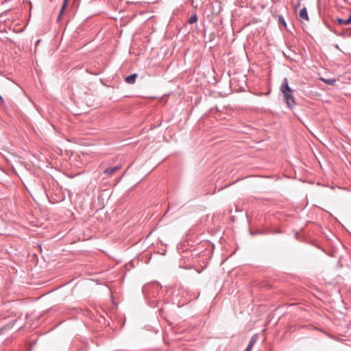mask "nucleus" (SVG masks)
<instances>
[{"label":"nucleus","instance_id":"nucleus-4","mask_svg":"<svg viewBox=\"0 0 351 351\" xmlns=\"http://www.w3.org/2000/svg\"><path fill=\"white\" fill-rule=\"evenodd\" d=\"M138 77V75L136 73L131 74L128 76H127L125 79V82L130 84H134L136 82V80Z\"/></svg>","mask_w":351,"mask_h":351},{"label":"nucleus","instance_id":"nucleus-11","mask_svg":"<svg viewBox=\"0 0 351 351\" xmlns=\"http://www.w3.org/2000/svg\"><path fill=\"white\" fill-rule=\"evenodd\" d=\"M5 101H4V99L0 95V104H4Z\"/></svg>","mask_w":351,"mask_h":351},{"label":"nucleus","instance_id":"nucleus-9","mask_svg":"<svg viewBox=\"0 0 351 351\" xmlns=\"http://www.w3.org/2000/svg\"><path fill=\"white\" fill-rule=\"evenodd\" d=\"M278 22L279 24L282 25L283 26L286 27L287 23L284 19V17L282 15H279L278 17Z\"/></svg>","mask_w":351,"mask_h":351},{"label":"nucleus","instance_id":"nucleus-3","mask_svg":"<svg viewBox=\"0 0 351 351\" xmlns=\"http://www.w3.org/2000/svg\"><path fill=\"white\" fill-rule=\"evenodd\" d=\"M258 336L257 334H254L252 337H251V339L247 346V348H245V350L244 351H251L253 346H254V344L256 343V342L258 341Z\"/></svg>","mask_w":351,"mask_h":351},{"label":"nucleus","instance_id":"nucleus-10","mask_svg":"<svg viewBox=\"0 0 351 351\" xmlns=\"http://www.w3.org/2000/svg\"><path fill=\"white\" fill-rule=\"evenodd\" d=\"M12 326H13V324H7V325L1 327L0 328V335L2 334L4 330H5L7 329H10Z\"/></svg>","mask_w":351,"mask_h":351},{"label":"nucleus","instance_id":"nucleus-8","mask_svg":"<svg viewBox=\"0 0 351 351\" xmlns=\"http://www.w3.org/2000/svg\"><path fill=\"white\" fill-rule=\"evenodd\" d=\"M197 21V16L196 14H193L188 20L189 24H193Z\"/></svg>","mask_w":351,"mask_h":351},{"label":"nucleus","instance_id":"nucleus-7","mask_svg":"<svg viewBox=\"0 0 351 351\" xmlns=\"http://www.w3.org/2000/svg\"><path fill=\"white\" fill-rule=\"evenodd\" d=\"M68 1H69V0H64L62 7V8H61V10H60V12L59 16H58V19H57L58 21H59V20H60V19L61 18V16H62V14H63V12H64V10L65 8L66 7V5H67V3H68Z\"/></svg>","mask_w":351,"mask_h":351},{"label":"nucleus","instance_id":"nucleus-6","mask_svg":"<svg viewBox=\"0 0 351 351\" xmlns=\"http://www.w3.org/2000/svg\"><path fill=\"white\" fill-rule=\"evenodd\" d=\"M321 80L324 82L325 84L328 85L334 86L337 82V80L335 78H329V79H325V78H321Z\"/></svg>","mask_w":351,"mask_h":351},{"label":"nucleus","instance_id":"nucleus-2","mask_svg":"<svg viewBox=\"0 0 351 351\" xmlns=\"http://www.w3.org/2000/svg\"><path fill=\"white\" fill-rule=\"evenodd\" d=\"M121 168V165L114 166L112 167H108L104 171V173L108 176H111L120 170Z\"/></svg>","mask_w":351,"mask_h":351},{"label":"nucleus","instance_id":"nucleus-1","mask_svg":"<svg viewBox=\"0 0 351 351\" xmlns=\"http://www.w3.org/2000/svg\"><path fill=\"white\" fill-rule=\"evenodd\" d=\"M280 91L283 94L284 100L287 104V106L292 109L295 107L296 103L295 98L293 95V90L289 87L288 84V80L287 77L283 79L282 83L280 86Z\"/></svg>","mask_w":351,"mask_h":351},{"label":"nucleus","instance_id":"nucleus-5","mask_svg":"<svg viewBox=\"0 0 351 351\" xmlns=\"http://www.w3.org/2000/svg\"><path fill=\"white\" fill-rule=\"evenodd\" d=\"M300 16L301 19L305 20V21H308V12H307V10L306 8H303L300 11Z\"/></svg>","mask_w":351,"mask_h":351}]
</instances>
